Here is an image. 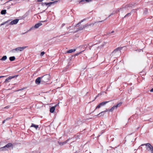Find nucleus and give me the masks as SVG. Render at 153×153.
<instances>
[{
	"instance_id": "1",
	"label": "nucleus",
	"mask_w": 153,
	"mask_h": 153,
	"mask_svg": "<svg viewBox=\"0 0 153 153\" xmlns=\"http://www.w3.org/2000/svg\"><path fill=\"white\" fill-rule=\"evenodd\" d=\"M123 47H119L114 49L112 53V56H117L120 53V51L122 49Z\"/></svg>"
},
{
	"instance_id": "2",
	"label": "nucleus",
	"mask_w": 153,
	"mask_h": 153,
	"mask_svg": "<svg viewBox=\"0 0 153 153\" xmlns=\"http://www.w3.org/2000/svg\"><path fill=\"white\" fill-rule=\"evenodd\" d=\"M42 83L44 84L48 82L50 79V76L49 74H46L42 76Z\"/></svg>"
},
{
	"instance_id": "3",
	"label": "nucleus",
	"mask_w": 153,
	"mask_h": 153,
	"mask_svg": "<svg viewBox=\"0 0 153 153\" xmlns=\"http://www.w3.org/2000/svg\"><path fill=\"white\" fill-rule=\"evenodd\" d=\"M27 46H24L22 47H19L13 49L11 50L10 51V52L13 53H16L18 52L19 51H22L25 49L27 48Z\"/></svg>"
},
{
	"instance_id": "4",
	"label": "nucleus",
	"mask_w": 153,
	"mask_h": 153,
	"mask_svg": "<svg viewBox=\"0 0 153 153\" xmlns=\"http://www.w3.org/2000/svg\"><path fill=\"white\" fill-rule=\"evenodd\" d=\"M147 146L146 149L150 151L151 153H153V146L149 143H148L142 144L141 146Z\"/></svg>"
},
{
	"instance_id": "5",
	"label": "nucleus",
	"mask_w": 153,
	"mask_h": 153,
	"mask_svg": "<svg viewBox=\"0 0 153 153\" xmlns=\"http://www.w3.org/2000/svg\"><path fill=\"white\" fill-rule=\"evenodd\" d=\"M94 24L93 23H87L86 24L83 25L82 26H81L77 28L78 30H81L85 29L86 27H88L89 26H93Z\"/></svg>"
},
{
	"instance_id": "6",
	"label": "nucleus",
	"mask_w": 153,
	"mask_h": 153,
	"mask_svg": "<svg viewBox=\"0 0 153 153\" xmlns=\"http://www.w3.org/2000/svg\"><path fill=\"white\" fill-rule=\"evenodd\" d=\"M46 21V20L44 21H41L39 23H37L36 24L34 27H32L30 29V30L33 29L34 28H35V29H37L40 26H41L42 25V23L41 22H45Z\"/></svg>"
},
{
	"instance_id": "7",
	"label": "nucleus",
	"mask_w": 153,
	"mask_h": 153,
	"mask_svg": "<svg viewBox=\"0 0 153 153\" xmlns=\"http://www.w3.org/2000/svg\"><path fill=\"white\" fill-rule=\"evenodd\" d=\"M109 101H105L102 102L100 103L96 107V109L99 108L101 107L104 106Z\"/></svg>"
},
{
	"instance_id": "8",
	"label": "nucleus",
	"mask_w": 153,
	"mask_h": 153,
	"mask_svg": "<svg viewBox=\"0 0 153 153\" xmlns=\"http://www.w3.org/2000/svg\"><path fill=\"white\" fill-rule=\"evenodd\" d=\"M18 76V75H16L14 76H9V77H8L7 79H5V81L4 82V83H7V82H9L10 81V80L14 78H16Z\"/></svg>"
},
{
	"instance_id": "9",
	"label": "nucleus",
	"mask_w": 153,
	"mask_h": 153,
	"mask_svg": "<svg viewBox=\"0 0 153 153\" xmlns=\"http://www.w3.org/2000/svg\"><path fill=\"white\" fill-rule=\"evenodd\" d=\"M122 104V102H120L117 103L116 105L113 106L109 110V111L112 112L114 110L115 108H117L118 106H120Z\"/></svg>"
},
{
	"instance_id": "10",
	"label": "nucleus",
	"mask_w": 153,
	"mask_h": 153,
	"mask_svg": "<svg viewBox=\"0 0 153 153\" xmlns=\"http://www.w3.org/2000/svg\"><path fill=\"white\" fill-rule=\"evenodd\" d=\"M35 83L37 85H39L41 82L42 83V78L41 77H38L36 80L35 81Z\"/></svg>"
},
{
	"instance_id": "11",
	"label": "nucleus",
	"mask_w": 153,
	"mask_h": 153,
	"mask_svg": "<svg viewBox=\"0 0 153 153\" xmlns=\"http://www.w3.org/2000/svg\"><path fill=\"white\" fill-rule=\"evenodd\" d=\"M19 20V19H14L11 21L9 23V24L12 25L16 24L18 22Z\"/></svg>"
},
{
	"instance_id": "12",
	"label": "nucleus",
	"mask_w": 153,
	"mask_h": 153,
	"mask_svg": "<svg viewBox=\"0 0 153 153\" xmlns=\"http://www.w3.org/2000/svg\"><path fill=\"white\" fill-rule=\"evenodd\" d=\"M91 1L92 0H81L79 1V3L83 4L85 3L91 2Z\"/></svg>"
},
{
	"instance_id": "13",
	"label": "nucleus",
	"mask_w": 153,
	"mask_h": 153,
	"mask_svg": "<svg viewBox=\"0 0 153 153\" xmlns=\"http://www.w3.org/2000/svg\"><path fill=\"white\" fill-rule=\"evenodd\" d=\"M60 0H56V1H51V2H50L48 3V4H48V7L50 6L51 5L53 4H56L57 3V2L58 1H60Z\"/></svg>"
},
{
	"instance_id": "14",
	"label": "nucleus",
	"mask_w": 153,
	"mask_h": 153,
	"mask_svg": "<svg viewBox=\"0 0 153 153\" xmlns=\"http://www.w3.org/2000/svg\"><path fill=\"white\" fill-rule=\"evenodd\" d=\"M70 138H69L68 139H67V140H66L65 141L62 142H58V143L60 145H63L66 143H68V142L70 140Z\"/></svg>"
},
{
	"instance_id": "15",
	"label": "nucleus",
	"mask_w": 153,
	"mask_h": 153,
	"mask_svg": "<svg viewBox=\"0 0 153 153\" xmlns=\"http://www.w3.org/2000/svg\"><path fill=\"white\" fill-rule=\"evenodd\" d=\"M57 106V105H56L54 106H53L51 107L50 108V112L51 113H53L55 110V107Z\"/></svg>"
},
{
	"instance_id": "16",
	"label": "nucleus",
	"mask_w": 153,
	"mask_h": 153,
	"mask_svg": "<svg viewBox=\"0 0 153 153\" xmlns=\"http://www.w3.org/2000/svg\"><path fill=\"white\" fill-rule=\"evenodd\" d=\"M13 146L12 144L11 143H9L7 144V145H5L4 146L6 148V149L9 148L10 147H11Z\"/></svg>"
},
{
	"instance_id": "17",
	"label": "nucleus",
	"mask_w": 153,
	"mask_h": 153,
	"mask_svg": "<svg viewBox=\"0 0 153 153\" xmlns=\"http://www.w3.org/2000/svg\"><path fill=\"white\" fill-rule=\"evenodd\" d=\"M30 127H34L36 129H37L38 128V125H35L34 123H32Z\"/></svg>"
},
{
	"instance_id": "18",
	"label": "nucleus",
	"mask_w": 153,
	"mask_h": 153,
	"mask_svg": "<svg viewBox=\"0 0 153 153\" xmlns=\"http://www.w3.org/2000/svg\"><path fill=\"white\" fill-rule=\"evenodd\" d=\"M76 49H71L68 51H67V53H72V52H73L75 51Z\"/></svg>"
},
{
	"instance_id": "19",
	"label": "nucleus",
	"mask_w": 153,
	"mask_h": 153,
	"mask_svg": "<svg viewBox=\"0 0 153 153\" xmlns=\"http://www.w3.org/2000/svg\"><path fill=\"white\" fill-rule=\"evenodd\" d=\"M149 13L148 11V9L145 8L143 11V14L144 15H147Z\"/></svg>"
},
{
	"instance_id": "20",
	"label": "nucleus",
	"mask_w": 153,
	"mask_h": 153,
	"mask_svg": "<svg viewBox=\"0 0 153 153\" xmlns=\"http://www.w3.org/2000/svg\"><path fill=\"white\" fill-rule=\"evenodd\" d=\"M27 15L26 14V13L22 16L20 17H19L20 18V19H24L26 17Z\"/></svg>"
},
{
	"instance_id": "21",
	"label": "nucleus",
	"mask_w": 153,
	"mask_h": 153,
	"mask_svg": "<svg viewBox=\"0 0 153 153\" xmlns=\"http://www.w3.org/2000/svg\"><path fill=\"white\" fill-rule=\"evenodd\" d=\"M9 60L11 61H14L16 58L14 56H10L9 57Z\"/></svg>"
},
{
	"instance_id": "22",
	"label": "nucleus",
	"mask_w": 153,
	"mask_h": 153,
	"mask_svg": "<svg viewBox=\"0 0 153 153\" xmlns=\"http://www.w3.org/2000/svg\"><path fill=\"white\" fill-rule=\"evenodd\" d=\"M7 59L6 56H4L2 58L0 59V60L5 61Z\"/></svg>"
},
{
	"instance_id": "23",
	"label": "nucleus",
	"mask_w": 153,
	"mask_h": 153,
	"mask_svg": "<svg viewBox=\"0 0 153 153\" xmlns=\"http://www.w3.org/2000/svg\"><path fill=\"white\" fill-rule=\"evenodd\" d=\"M6 13V10H2L1 12V13L2 15H4Z\"/></svg>"
},
{
	"instance_id": "24",
	"label": "nucleus",
	"mask_w": 153,
	"mask_h": 153,
	"mask_svg": "<svg viewBox=\"0 0 153 153\" xmlns=\"http://www.w3.org/2000/svg\"><path fill=\"white\" fill-rule=\"evenodd\" d=\"M85 20V19H84L83 20H81L80 22H79L78 24H77L75 26V27H77L78 26V25H79L82 22H83Z\"/></svg>"
},
{
	"instance_id": "25",
	"label": "nucleus",
	"mask_w": 153,
	"mask_h": 153,
	"mask_svg": "<svg viewBox=\"0 0 153 153\" xmlns=\"http://www.w3.org/2000/svg\"><path fill=\"white\" fill-rule=\"evenodd\" d=\"M6 148L5 147V146H4L3 147H1L0 148V151H5L6 150Z\"/></svg>"
},
{
	"instance_id": "26",
	"label": "nucleus",
	"mask_w": 153,
	"mask_h": 153,
	"mask_svg": "<svg viewBox=\"0 0 153 153\" xmlns=\"http://www.w3.org/2000/svg\"><path fill=\"white\" fill-rule=\"evenodd\" d=\"M104 114V113L103 112V111H102L99 114H98L97 115V116H103Z\"/></svg>"
},
{
	"instance_id": "27",
	"label": "nucleus",
	"mask_w": 153,
	"mask_h": 153,
	"mask_svg": "<svg viewBox=\"0 0 153 153\" xmlns=\"http://www.w3.org/2000/svg\"><path fill=\"white\" fill-rule=\"evenodd\" d=\"M88 45L89 46V49L91 50V47L93 46V45H92L91 43H89L88 44Z\"/></svg>"
},
{
	"instance_id": "28",
	"label": "nucleus",
	"mask_w": 153,
	"mask_h": 153,
	"mask_svg": "<svg viewBox=\"0 0 153 153\" xmlns=\"http://www.w3.org/2000/svg\"><path fill=\"white\" fill-rule=\"evenodd\" d=\"M41 4H42V6H44L45 5H48V4H48V2H42L41 3Z\"/></svg>"
},
{
	"instance_id": "29",
	"label": "nucleus",
	"mask_w": 153,
	"mask_h": 153,
	"mask_svg": "<svg viewBox=\"0 0 153 153\" xmlns=\"http://www.w3.org/2000/svg\"><path fill=\"white\" fill-rule=\"evenodd\" d=\"M131 15V13H128L124 17V18H126V17H127L128 16H130V15Z\"/></svg>"
},
{
	"instance_id": "30",
	"label": "nucleus",
	"mask_w": 153,
	"mask_h": 153,
	"mask_svg": "<svg viewBox=\"0 0 153 153\" xmlns=\"http://www.w3.org/2000/svg\"><path fill=\"white\" fill-rule=\"evenodd\" d=\"M107 35L108 36H111L112 37H113L114 36V35H115V34H109L108 33Z\"/></svg>"
},
{
	"instance_id": "31",
	"label": "nucleus",
	"mask_w": 153,
	"mask_h": 153,
	"mask_svg": "<svg viewBox=\"0 0 153 153\" xmlns=\"http://www.w3.org/2000/svg\"><path fill=\"white\" fill-rule=\"evenodd\" d=\"M25 89V88H21V89H19L18 90H17L16 91H20L24 90Z\"/></svg>"
},
{
	"instance_id": "32",
	"label": "nucleus",
	"mask_w": 153,
	"mask_h": 153,
	"mask_svg": "<svg viewBox=\"0 0 153 153\" xmlns=\"http://www.w3.org/2000/svg\"><path fill=\"white\" fill-rule=\"evenodd\" d=\"M45 54V52L44 51H42L41 53H40V56H43L44 54Z\"/></svg>"
},
{
	"instance_id": "33",
	"label": "nucleus",
	"mask_w": 153,
	"mask_h": 153,
	"mask_svg": "<svg viewBox=\"0 0 153 153\" xmlns=\"http://www.w3.org/2000/svg\"><path fill=\"white\" fill-rule=\"evenodd\" d=\"M109 109H106L104 111H103V112L104 113L108 111H109Z\"/></svg>"
},
{
	"instance_id": "34",
	"label": "nucleus",
	"mask_w": 153,
	"mask_h": 153,
	"mask_svg": "<svg viewBox=\"0 0 153 153\" xmlns=\"http://www.w3.org/2000/svg\"><path fill=\"white\" fill-rule=\"evenodd\" d=\"M10 20H9L6 22H4V23H5V24H7V23H8L10 21Z\"/></svg>"
},
{
	"instance_id": "35",
	"label": "nucleus",
	"mask_w": 153,
	"mask_h": 153,
	"mask_svg": "<svg viewBox=\"0 0 153 153\" xmlns=\"http://www.w3.org/2000/svg\"><path fill=\"white\" fill-rule=\"evenodd\" d=\"M10 107L9 106H7L4 107V108L5 109H8Z\"/></svg>"
},
{
	"instance_id": "36",
	"label": "nucleus",
	"mask_w": 153,
	"mask_h": 153,
	"mask_svg": "<svg viewBox=\"0 0 153 153\" xmlns=\"http://www.w3.org/2000/svg\"><path fill=\"white\" fill-rule=\"evenodd\" d=\"M134 5L133 4H131L129 5V6H128V7H131L132 6H134Z\"/></svg>"
},
{
	"instance_id": "37",
	"label": "nucleus",
	"mask_w": 153,
	"mask_h": 153,
	"mask_svg": "<svg viewBox=\"0 0 153 153\" xmlns=\"http://www.w3.org/2000/svg\"><path fill=\"white\" fill-rule=\"evenodd\" d=\"M114 32V31H111V32H109L108 33L109 34H111L112 33H113Z\"/></svg>"
},
{
	"instance_id": "38",
	"label": "nucleus",
	"mask_w": 153,
	"mask_h": 153,
	"mask_svg": "<svg viewBox=\"0 0 153 153\" xmlns=\"http://www.w3.org/2000/svg\"><path fill=\"white\" fill-rule=\"evenodd\" d=\"M80 53V52H79V53H77L75 54V56H76L78 55Z\"/></svg>"
},
{
	"instance_id": "39",
	"label": "nucleus",
	"mask_w": 153,
	"mask_h": 153,
	"mask_svg": "<svg viewBox=\"0 0 153 153\" xmlns=\"http://www.w3.org/2000/svg\"><path fill=\"white\" fill-rule=\"evenodd\" d=\"M44 0H37V2H42V1Z\"/></svg>"
},
{
	"instance_id": "40",
	"label": "nucleus",
	"mask_w": 153,
	"mask_h": 153,
	"mask_svg": "<svg viewBox=\"0 0 153 153\" xmlns=\"http://www.w3.org/2000/svg\"><path fill=\"white\" fill-rule=\"evenodd\" d=\"M103 21H98L97 22V23L101 22H102ZM95 23H96V22Z\"/></svg>"
},
{
	"instance_id": "41",
	"label": "nucleus",
	"mask_w": 153,
	"mask_h": 153,
	"mask_svg": "<svg viewBox=\"0 0 153 153\" xmlns=\"http://www.w3.org/2000/svg\"><path fill=\"white\" fill-rule=\"evenodd\" d=\"M5 24V23H4V22L3 23L1 24L0 25V26H2V25H4V24Z\"/></svg>"
},
{
	"instance_id": "42",
	"label": "nucleus",
	"mask_w": 153,
	"mask_h": 153,
	"mask_svg": "<svg viewBox=\"0 0 153 153\" xmlns=\"http://www.w3.org/2000/svg\"><path fill=\"white\" fill-rule=\"evenodd\" d=\"M150 91L151 92H153V88L151 89V90H150Z\"/></svg>"
},
{
	"instance_id": "43",
	"label": "nucleus",
	"mask_w": 153,
	"mask_h": 153,
	"mask_svg": "<svg viewBox=\"0 0 153 153\" xmlns=\"http://www.w3.org/2000/svg\"><path fill=\"white\" fill-rule=\"evenodd\" d=\"M6 120H4L2 122V123L3 124H4L5 123Z\"/></svg>"
},
{
	"instance_id": "44",
	"label": "nucleus",
	"mask_w": 153,
	"mask_h": 153,
	"mask_svg": "<svg viewBox=\"0 0 153 153\" xmlns=\"http://www.w3.org/2000/svg\"><path fill=\"white\" fill-rule=\"evenodd\" d=\"M113 13H111V14H110V15L108 16V17H110L111 16H112V15H113Z\"/></svg>"
},
{
	"instance_id": "45",
	"label": "nucleus",
	"mask_w": 153,
	"mask_h": 153,
	"mask_svg": "<svg viewBox=\"0 0 153 153\" xmlns=\"http://www.w3.org/2000/svg\"><path fill=\"white\" fill-rule=\"evenodd\" d=\"M10 119V118L8 117V118H7L5 120H9Z\"/></svg>"
},
{
	"instance_id": "46",
	"label": "nucleus",
	"mask_w": 153,
	"mask_h": 153,
	"mask_svg": "<svg viewBox=\"0 0 153 153\" xmlns=\"http://www.w3.org/2000/svg\"><path fill=\"white\" fill-rule=\"evenodd\" d=\"M122 9H123L120 8V9L119 10V12H120V11H121V10H122Z\"/></svg>"
},
{
	"instance_id": "47",
	"label": "nucleus",
	"mask_w": 153,
	"mask_h": 153,
	"mask_svg": "<svg viewBox=\"0 0 153 153\" xmlns=\"http://www.w3.org/2000/svg\"><path fill=\"white\" fill-rule=\"evenodd\" d=\"M100 96V94H98L97 96L95 98L96 99L97 97H98Z\"/></svg>"
},
{
	"instance_id": "48",
	"label": "nucleus",
	"mask_w": 153,
	"mask_h": 153,
	"mask_svg": "<svg viewBox=\"0 0 153 153\" xmlns=\"http://www.w3.org/2000/svg\"><path fill=\"white\" fill-rule=\"evenodd\" d=\"M65 25V24H63L62 25V27H63Z\"/></svg>"
},
{
	"instance_id": "49",
	"label": "nucleus",
	"mask_w": 153,
	"mask_h": 153,
	"mask_svg": "<svg viewBox=\"0 0 153 153\" xmlns=\"http://www.w3.org/2000/svg\"><path fill=\"white\" fill-rule=\"evenodd\" d=\"M1 76V78H2V77H5L6 76Z\"/></svg>"
},
{
	"instance_id": "50",
	"label": "nucleus",
	"mask_w": 153,
	"mask_h": 153,
	"mask_svg": "<svg viewBox=\"0 0 153 153\" xmlns=\"http://www.w3.org/2000/svg\"><path fill=\"white\" fill-rule=\"evenodd\" d=\"M71 27V26H69V27H68L67 28L68 29H69V28H70Z\"/></svg>"
},
{
	"instance_id": "51",
	"label": "nucleus",
	"mask_w": 153,
	"mask_h": 153,
	"mask_svg": "<svg viewBox=\"0 0 153 153\" xmlns=\"http://www.w3.org/2000/svg\"><path fill=\"white\" fill-rule=\"evenodd\" d=\"M10 6H9L8 7V9H9V8H10Z\"/></svg>"
},
{
	"instance_id": "52",
	"label": "nucleus",
	"mask_w": 153,
	"mask_h": 153,
	"mask_svg": "<svg viewBox=\"0 0 153 153\" xmlns=\"http://www.w3.org/2000/svg\"><path fill=\"white\" fill-rule=\"evenodd\" d=\"M1 78V76H0V78Z\"/></svg>"
},
{
	"instance_id": "53",
	"label": "nucleus",
	"mask_w": 153,
	"mask_h": 153,
	"mask_svg": "<svg viewBox=\"0 0 153 153\" xmlns=\"http://www.w3.org/2000/svg\"><path fill=\"white\" fill-rule=\"evenodd\" d=\"M45 10H44V11H43V12H45Z\"/></svg>"
},
{
	"instance_id": "54",
	"label": "nucleus",
	"mask_w": 153,
	"mask_h": 153,
	"mask_svg": "<svg viewBox=\"0 0 153 153\" xmlns=\"http://www.w3.org/2000/svg\"><path fill=\"white\" fill-rule=\"evenodd\" d=\"M107 19V18H106V19H105V20H106V19Z\"/></svg>"
},
{
	"instance_id": "55",
	"label": "nucleus",
	"mask_w": 153,
	"mask_h": 153,
	"mask_svg": "<svg viewBox=\"0 0 153 153\" xmlns=\"http://www.w3.org/2000/svg\"><path fill=\"white\" fill-rule=\"evenodd\" d=\"M74 153H76V152Z\"/></svg>"
}]
</instances>
